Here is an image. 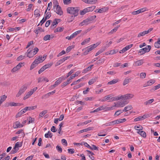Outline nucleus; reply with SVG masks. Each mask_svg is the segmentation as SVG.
<instances>
[{
    "label": "nucleus",
    "mask_w": 160,
    "mask_h": 160,
    "mask_svg": "<svg viewBox=\"0 0 160 160\" xmlns=\"http://www.w3.org/2000/svg\"><path fill=\"white\" fill-rule=\"evenodd\" d=\"M79 10V8L78 7H69L67 9V13L73 15L74 17L78 15Z\"/></svg>",
    "instance_id": "f257e3e1"
},
{
    "label": "nucleus",
    "mask_w": 160,
    "mask_h": 160,
    "mask_svg": "<svg viewBox=\"0 0 160 160\" xmlns=\"http://www.w3.org/2000/svg\"><path fill=\"white\" fill-rule=\"evenodd\" d=\"M28 85L26 84H24L20 89L18 93L16 95L17 97H19L22 93H23L27 88Z\"/></svg>",
    "instance_id": "f03ea898"
},
{
    "label": "nucleus",
    "mask_w": 160,
    "mask_h": 160,
    "mask_svg": "<svg viewBox=\"0 0 160 160\" xmlns=\"http://www.w3.org/2000/svg\"><path fill=\"white\" fill-rule=\"evenodd\" d=\"M151 47L150 45H148L145 48L141 49L140 50L139 53H140V55H142L145 52H148L150 50Z\"/></svg>",
    "instance_id": "7ed1b4c3"
},
{
    "label": "nucleus",
    "mask_w": 160,
    "mask_h": 160,
    "mask_svg": "<svg viewBox=\"0 0 160 160\" xmlns=\"http://www.w3.org/2000/svg\"><path fill=\"white\" fill-rule=\"evenodd\" d=\"M65 78H63L62 77H60L55 82L54 84L51 86L52 88H54L56 87L58 85L60 84L63 80H64Z\"/></svg>",
    "instance_id": "20e7f679"
},
{
    "label": "nucleus",
    "mask_w": 160,
    "mask_h": 160,
    "mask_svg": "<svg viewBox=\"0 0 160 160\" xmlns=\"http://www.w3.org/2000/svg\"><path fill=\"white\" fill-rule=\"evenodd\" d=\"M134 97V95L132 94L128 93L123 95H121V98L125 100L129 99L132 98Z\"/></svg>",
    "instance_id": "39448f33"
},
{
    "label": "nucleus",
    "mask_w": 160,
    "mask_h": 160,
    "mask_svg": "<svg viewBox=\"0 0 160 160\" xmlns=\"http://www.w3.org/2000/svg\"><path fill=\"white\" fill-rule=\"evenodd\" d=\"M56 7V10L55 11L56 12V13L60 15H62L63 14V12L61 7L59 5L57 6Z\"/></svg>",
    "instance_id": "423d86ee"
},
{
    "label": "nucleus",
    "mask_w": 160,
    "mask_h": 160,
    "mask_svg": "<svg viewBox=\"0 0 160 160\" xmlns=\"http://www.w3.org/2000/svg\"><path fill=\"white\" fill-rule=\"evenodd\" d=\"M27 57H28L29 58H31L34 56V54L32 53V50H30L29 48L27 50Z\"/></svg>",
    "instance_id": "0eeeda50"
},
{
    "label": "nucleus",
    "mask_w": 160,
    "mask_h": 160,
    "mask_svg": "<svg viewBox=\"0 0 160 160\" xmlns=\"http://www.w3.org/2000/svg\"><path fill=\"white\" fill-rule=\"evenodd\" d=\"M146 118V115H143V116H140L135 118L134 121L135 122L142 120Z\"/></svg>",
    "instance_id": "6e6552de"
},
{
    "label": "nucleus",
    "mask_w": 160,
    "mask_h": 160,
    "mask_svg": "<svg viewBox=\"0 0 160 160\" xmlns=\"http://www.w3.org/2000/svg\"><path fill=\"white\" fill-rule=\"evenodd\" d=\"M155 82V81L154 80L151 79L148 81L147 83L145 84L144 87H145L147 86H151Z\"/></svg>",
    "instance_id": "1a4fd4ad"
},
{
    "label": "nucleus",
    "mask_w": 160,
    "mask_h": 160,
    "mask_svg": "<svg viewBox=\"0 0 160 160\" xmlns=\"http://www.w3.org/2000/svg\"><path fill=\"white\" fill-rule=\"evenodd\" d=\"M92 128H93L92 127H89L88 128H85L83 130L79 131L78 132V133L79 134H80L83 132H86L92 130Z\"/></svg>",
    "instance_id": "9d476101"
},
{
    "label": "nucleus",
    "mask_w": 160,
    "mask_h": 160,
    "mask_svg": "<svg viewBox=\"0 0 160 160\" xmlns=\"http://www.w3.org/2000/svg\"><path fill=\"white\" fill-rule=\"evenodd\" d=\"M34 32L36 34H38L40 32H44V29H42V28L38 27L36 29H35Z\"/></svg>",
    "instance_id": "9b49d317"
},
{
    "label": "nucleus",
    "mask_w": 160,
    "mask_h": 160,
    "mask_svg": "<svg viewBox=\"0 0 160 160\" xmlns=\"http://www.w3.org/2000/svg\"><path fill=\"white\" fill-rule=\"evenodd\" d=\"M90 23V22H89L88 19L87 18V19H85V20H83L82 22H81L80 23V24H79V25H81V26H82L84 25H88Z\"/></svg>",
    "instance_id": "f8f14e48"
},
{
    "label": "nucleus",
    "mask_w": 160,
    "mask_h": 160,
    "mask_svg": "<svg viewBox=\"0 0 160 160\" xmlns=\"http://www.w3.org/2000/svg\"><path fill=\"white\" fill-rule=\"evenodd\" d=\"M104 109V108L103 107V106H102L101 107H98V108L95 109L93 111H91L90 112V113H92L93 112H97L98 111H99L102 110Z\"/></svg>",
    "instance_id": "ddd939ff"
},
{
    "label": "nucleus",
    "mask_w": 160,
    "mask_h": 160,
    "mask_svg": "<svg viewBox=\"0 0 160 160\" xmlns=\"http://www.w3.org/2000/svg\"><path fill=\"white\" fill-rule=\"evenodd\" d=\"M154 46L156 48H160V38L158 39L157 41L154 44Z\"/></svg>",
    "instance_id": "4468645a"
},
{
    "label": "nucleus",
    "mask_w": 160,
    "mask_h": 160,
    "mask_svg": "<svg viewBox=\"0 0 160 160\" xmlns=\"http://www.w3.org/2000/svg\"><path fill=\"white\" fill-rule=\"evenodd\" d=\"M7 96L5 95H3L0 97V105L6 100Z\"/></svg>",
    "instance_id": "2eb2a0df"
},
{
    "label": "nucleus",
    "mask_w": 160,
    "mask_h": 160,
    "mask_svg": "<svg viewBox=\"0 0 160 160\" xmlns=\"http://www.w3.org/2000/svg\"><path fill=\"white\" fill-rule=\"evenodd\" d=\"M15 127L14 128H16L18 127H22L23 126V125L22 124H21L19 122L16 121L15 122Z\"/></svg>",
    "instance_id": "dca6fc26"
},
{
    "label": "nucleus",
    "mask_w": 160,
    "mask_h": 160,
    "mask_svg": "<svg viewBox=\"0 0 160 160\" xmlns=\"http://www.w3.org/2000/svg\"><path fill=\"white\" fill-rule=\"evenodd\" d=\"M142 137H143L144 138H145L146 137V133L144 131H139L137 132Z\"/></svg>",
    "instance_id": "f3484780"
},
{
    "label": "nucleus",
    "mask_w": 160,
    "mask_h": 160,
    "mask_svg": "<svg viewBox=\"0 0 160 160\" xmlns=\"http://www.w3.org/2000/svg\"><path fill=\"white\" fill-rule=\"evenodd\" d=\"M124 111L123 110H120L116 111L114 115V117H116L120 115L121 113H122Z\"/></svg>",
    "instance_id": "a211bd4d"
},
{
    "label": "nucleus",
    "mask_w": 160,
    "mask_h": 160,
    "mask_svg": "<svg viewBox=\"0 0 160 160\" xmlns=\"http://www.w3.org/2000/svg\"><path fill=\"white\" fill-rule=\"evenodd\" d=\"M93 66V65H91L89 67H88L87 68L84 69L83 70L82 73H86L88 71L90 70L92 68Z\"/></svg>",
    "instance_id": "6ab92c4d"
},
{
    "label": "nucleus",
    "mask_w": 160,
    "mask_h": 160,
    "mask_svg": "<svg viewBox=\"0 0 160 160\" xmlns=\"http://www.w3.org/2000/svg\"><path fill=\"white\" fill-rule=\"evenodd\" d=\"M22 142H16L14 148V149H15V148L21 147L22 146Z\"/></svg>",
    "instance_id": "aec40b11"
},
{
    "label": "nucleus",
    "mask_w": 160,
    "mask_h": 160,
    "mask_svg": "<svg viewBox=\"0 0 160 160\" xmlns=\"http://www.w3.org/2000/svg\"><path fill=\"white\" fill-rule=\"evenodd\" d=\"M118 81V79H113L112 80L108 82V85H112L116 83Z\"/></svg>",
    "instance_id": "412c9836"
},
{
    "label": "nucleus",
    "mask_w": 160,
    "mask_h": 160,
    "mask_svg": "<svg viewBox=\"0 0 160 160\" xmlns=\"http://www.w3.org/2000/svg\"><path fill=\"white\" fill-rule=\"evenodd\" d=\"M40 10L37 9L35 10L34 11V15L36 16V17H39L40 16Z\"/></svg>",
    "instance_id": "4be33fe9"
},
{
    "label": "nucleus",
    "mask_w": 160,
    "mask_h": 160,
    "mask_svg": "<svg viewBox=\"0 0 160 160\" xmlns=\"http://www.w3.org/2000/svg\"><path fill=\"white\" fill-rule=\"evenodd\" d=\"M97 78L95 77L90 80L88 82L89 84V85H91L94 82H95L97 80Z\"/></svg>",
    "instance_id": "5701e85b"
},
{
    "label": "nucleus",
    "mask_w": 160,
    "mask_h": 160,
    "mask_svg": "<svg viewBox=\"0 0 160 160\" xmlns=\"http://www.w3.org/2000/svg\"><path fill=\"white\" fill-rule=\"evenodd\" d=\"M132 109V107L131 105H128L125 107L123 110L124 112H127L130 110Z\"/></svg>",
    "instance_id": "b1692460"
},
{
    "label": "nucleus",
    "mask_w": 160,
    "mask_h": 160,
    "mask_svg": "<svg viewBox=\"0 0 160 160\" xmlns=\"http://www.w3.org/2000/svg\"><path fill=\"white\" fill-rule=\"evenodd\" d=\"M22 105V104L20 103H15L14 102H10V106H20Z\"/></svg>",
    "instance_id": "393cba45"
},
{
    "label": "nucleus",
    "mask_w": 160,
    "mask_h": 160,
    "mask_svg": "<svg viewBox=\"0 0 160 160\" xmlns=\"http://www.w3.org/2000/svg\"><path fill=\"white\" fill-rule=\"evenodd\" d=\"M26 112L23 110V109H22L16 115V118H18L20 117V116L25 113Z\"/></svg>",
    "instance_id": "a878e982"
},
{
    "label": "nucleus",
    "mask_w": 160,
    "mask_h": 160,
    "mask_svg": "<svg viewBox=\"0 0 160 160\" xmlns=\"http://www.w3.org/2000/svg\"><path fill=\"white\" fill-rule=\"evenodd\" d=\"M108 8L107 7H104L99 9V11H100V13H102L108 11Z\"/></svg>",
    "instance_id": "bb28decb"
},
{
    "label": "nucleus",
    "mask_w": 160,
    "mask_h": 160,
    "mask_svg": "<svg viewBox=\"0 0 160 160\" xmlns=\"http://www.w3.org/2000/svg\"><path fill=\"white\" fill-rule=\"evenodd\" d=\"M48 112V111L47 110H45L42 111L40 113L39 116V118L42 117L43 116H44Z\"/></svg>",
    "instance_id": "cd10ccee"
},
{
    "label": "nucleus",
    "mask_w": 160,
    "mask_h": 160,
    "mask_svg": "<svg viewBox=\"0 0 160 160\" xmlns=\"http://www.w3.org/2000/svg\"><path fill=\"white\" fill-rule=\"evenodd\" d=\"M143 63V60L142 59H141L136 61L135 62V64L136 66H139L142 64Z\"/></svg>",
    "instance_id": "c85d7f7f"
},
{
    "label": "nucleus",
    "mask_w": 160,
    "mask_h": 160,
    "mask_svg": "<svg viewBox=\"0 0 160 160\" xmlns=\"http://www.w3.org/2000/svg\"><path fill=\"white\" fill-rule=\"evenodd\" d=\"M52 134L50 131H48V133L45 134V137L46 138H52Z\"/></svg>",
    "instance_id": "c756f323"
},
{
    "label": "nucleus",
    "mask_w": 160,
    "mask_h": 160,
    "mask_svg": "<svg viewBox=\"0 0 160 160\" xmlns=\"http://www.w3.org/2000/svg\"><path fill=\"white\" fill-rule=\"evenodd\" d=\"M109 99L112 100L111 96L110 95H109L105 97L103 99H102L101 100L102 102H104Z\"/></svg>",
    "instance_id": "7c9ffc66"
},
{
    "label": "nucleus",
    "mask_w": 160,
    "mask_h": 160,
    "mask_svg": "<svg viewBox=\"0 0 160 160\" xmlns=\"http://www.w3.org/2000/svg\"><path fill=\"white\" fill-rule=\"evenodd\" d=\"M115 125L114 121L111 122H108V123H106L103 125H104L105 126H110L112 125Z\"/></svg>",
    "instance_id": "2f4dec72"
},
{
    "label": "nucleus",
    "mask_w": 160,
    "mask_h": 160,
    "mask_svg": "<svg viewBox=\"0 0 160 160\" xmlns=\"http://www.w3.org/2000/svg\"><path fill=\"white\" fill-rule=\"evenodd\" d=\"M111 98H112V100H111L112 101H117V100H119L120 99H122V98H121V96L120 97H111Z\"/></svg>",
    "instance_id": "473e14b6"
},
{
    "label": "nucleus",
    "mask_w": 160,
    "mask_h": 160,
    "mask_svg": "<svg viewBox=\"0 0 160 160\" xmlns=\"http://www.w3.org/2000/svg\"><path fill=\"white\" fill-rule=\"evenodd\" d=\"M79 73H78V72H76L75 74H72L70 76V78H68V79L70 81L71 79L74 78L75 77L78 76Z\"/></svg>",
    "instance_id": "72a5a7b5"
},
{
    "label": "nucleus",
    "mask_w": 160,
    "mask_h": 160,
    "mask_svg": "<svg viewBox=\"0 0 160 160\" xmlns=\"http://www.w3.org/2000/svg\"><path fill=\"white\" fill-rule=\"evenodd\" d=\"M51 13L50 12H48L46 15V16L44 18L45 20H47V19H49L51 17Z\"/></svg>",
    "instance_id": "f704fd0d"
},
{
    "label": "nucleus",
    "mask_w": 160,
    "mask_h": 160,
    "mask_svg": "<svg viewBox=\"0 0 160 160\" xmlns=\"http://www.w3.org/2000/svg\"><path fill=\"white\" fill-rule=\"evenodd\" d=\"M90 40V38L85 39L81 43V45H85L86 43L88 42Z\"/></svg>",
    "instance_id": "c9c22d12"
},
{
    "label": "nucleus",
    "mask_w": 160,
    "mask_h": 160,
    "mask_svg": "<svg viewBox=\"0 0 160 160\" xmlns=\"http://www.w3.org/2000/svg\"><path fill=\"white\" fill-rule=\"evenodd\" d=\"M95 6H92V7H88L87 8H87V11L88 12H91L94 9H95Z\"/></svg>",
    "instance_id": "e433bc0d"
},
{
    "label": "nucleus",
    "mask_w": 160,
    "mask_h": 160,
    "mask_svg": "<svg viewBox=\"0 0 160 160\" xmlns=\"http://www.w3.org/2000/svg\"><path fill=\"white\" fill-rule=\"evenodd\" d=\"M32 94L30 92H28V93L25 95V96L23 98V99L25 100L28 98H29L31 95Z\"/></svg>",
    "instance_id": "4c0bfd02"
},
{
    "label": "nucleus",
    "mask_w": 160,
    "mask_h": 160,
    "mask_svg": "<svg viewBox=\"0 0 160 160\" xmlns=\"http://www.w3.org/2000/svg\"><path fill=\"white\" fill-rule=\"evenodd\" d=\"M87 12H88L87 11V8H85L83 9L82 10L80 11V14L82 15H84Z\"/></svg>",
    "instance_id": "58836bf2"
},
{
    "label": "nucleus",
    "mask_w": 160,
    "mask_h": 160,
    "mask_svg": "<svg viewBox=\"0 0 160 160\" xmlns=\"http://www.w3.org/2000/svg\"><path fill=\"white\" fill-rule=\"evenodd\" d=\"M134 128L137 130H142L143 129V128L142 126L139 125L138 126H135Z\"/></svg>",
    "instance_id": "ea45409f"
},
{
    "label": "nucleus",
    "mask_w": 160,
    "mask_h": 160,
    "mask_svg": "<svg viewBox=\"0 0 160 160\" xmlns=\"http://www.w3.org/2000/svg\"><path fill=\"white\" fill-rule=\"evenodd\" d=\"M84 85V83H80V84H79L78 85L74 86L73 87V89H77L78 88H79L80 87H81L82 86H83Z\"/></svg>",
    "instance_id": "a19ab883"
},
{
    "label": "nucleus",
    "mask_w": 160,
    "mask_h": 160,
    "mask_svg": "<svg viewBox=\"0 0 160 160\" xmlns=\"http://www.w3.org/2000/svg\"><path fill=\"white\" fill-rule=\"evenodd\" d=\"M119 26H120L116 27L113 29H112L110 32H109L108 33L112 34L114 32H116L117 31Z\"/></svg>",
    "instance_id": "79ce46f5"
},
{
    "label": "nucleus",
    "mask_w": 160,
    "mask_h": 160,
    "mask_svg": "<svg viewBox=\"0 0 160 160\" xmlns=\"http://www.w3.org/2000/svg\"><path fill=\"white\" fill-rule=\"evenodd\" d=\"M97 2V0H88V3L94 4Z\"/></svg>",
    "instance_id": "37998d69"
},
{
    "label": "nucleus",
    "mask_w": 160,
    "mask_h": 160,
    "mask_svg": "<svg viewBox=\"0 0 160 160\" xmlns=\"http://www.w3.org/2000/svg\"><path fill=\"white\" fill-rule=\"evenodd\" d=\"M43 39L45 41L50 40V35L48 34L45 35Z\"/></svg>",
    "instance_id": "c03bdc74"
},
{
    "label": "nucleus",
    "mask_w": 160,
    "mask_h": 160,
    "mask_svg": "<svg viewBox=\"0 0 160 160\" xmlns=\"http://www.w3.org/2000/svg\"><path fill=\"white\" fill-rule=\"evenodd\" d=\"M70 80L68 79L67 82H65L63 83L62 84V88L66 86L68 84H69L70 82Z\"/></svg>",
    "instance_id": "a18cd8bd"
},
{
    "label": "nucleus",
    "mask_w": 160,
    "mask_h": 160,
    "mask_svg": "<svg viewBox=\"0 0 160 160\" xmlns=\"http://www.w3.org/2000/svg\"><path fill=\"white\" fill-rule=\"evenodd\" d=\"M96 16L94 15L92 16H91L90 17L88 18H87L88 20L89 21V22H90L93 20L95 18H96Z\"/></svg>",
    "instance_id": "49530a36"
},
{
    "label": "nucleus",
    "mask_w": 160,
    "mask_h": 160,
    "mask_svg": "<svg viewBox=\"0 0 160 160\" xmlns=\"http://www.w3.org/2000/svg\"><path fill=\"white\" fill-rule=\"evenodd\" d=\"M83 79V77H82L81 78L79 79L76 81H74L72 82V83L71 84V85L72 86L73 85H75V84H77L78 82L81 81L82 80V79Z\"/></svg>",
    "instance_id": "de8ad7c7"
},
{
    "label": "nucleus",
    "mask_w": 160,
    "mask_h": 160,
    "mask_svg": "<svg viewBox=\"0 0 160 160\" xmlns=\"http://www.w3.org/2000/svg\"><path fill=\"white\" fill-rule=\"evenodd\" d=\"M64 61H63V58L61 59L57 62V63L56 64V66H58L60 65Z\"/></svg>",
    "instance_id": "09e8293b"
},
{
    "label": "nucleus",
    "mask_w": 160,
    "mask_h": 160,
    "mask_svg": "<svg viewBox=\"0 0 160 160\" xmlns=\"http://www.w3.org/2000/svg\"><path fill=\"white\" fill-rule=\"evenodd\" d=\"M154 101V100L153 99L149 100L145 102V104L146 105L150 104L151 103Z\"/></svg>",
    "instance_id": "8fccbe9b"
},
{
    "label": "nucleus",
    "mask_w": 160,
    "mask_h": 160,
    "mask_svg": "<svg viewBox=\"0 0 160 160\" xmlns=\"http://www.w3.org/2000/svg\"><path fill=\"white\" fill-rule=\"evenodd\" d=\"M146 34L147 33H146V32L145 31H144L142 32L139 33L138 36V37H140L141 36H143Z\"/></svg>",
    "instance_id": "3c124183"
},
{
    "label": "nucleus",
    "mask_w": 160,
    "mask_h": 160,
    "mask_svg": "<svg viewBox=\"0 0 160 160\" xmlns=\"http://www.w3.org/2000/svg\"><path fill=\"white\" fill-rule=\"evenodd\" d=\"M39 51V49L37 47L35 48L33 50H32V53L34 54V55L36 54H37L38 52Z\"/></svg>",
    "instance_id": "603ef678"
},
{
    "label": "nucleus",
    "mask_w": 160,
    "mask_h": 160,
    "mask_svg": "<svg viewBox=\"0 0 160 160\" xmlns=\"http://www.w3.org/2000/svg\"><path fill=\"white\" fill-rule=\"evenodd\" d=\"M28 120H29L28 123L29 124L33 122L35 120V119L34 118H32L31 117H29Z\"/></svg>",
    "instance_id": "864d4df0"
},
{
    "label": "nucleus",
    "mask_w": 160,
    "mask_h": 160,
    "mask_svg": "<svg viewBox=\"0 0 160 160\" xmlns=\"http://www.w3.org/2000/svg\"><path fill=\"white\" fill-rule=\"evenodd\" d=\"M61 21V20L60 19L56 18L54 20L53 23L55 25H57L58 23V21H59V22Z\"/></svg>",
    "instance_id": "5fc2aeb1"
},
{
    "label": "nucleus",
    "mask_w": 160,
    "mask_h": 160,
    "mask_svg": "<svg viewBox=\"0 0 160 160\" xmlns=\"http://www.w3.org/2000/svg\"><path fill=\"white\" fill-rule=\"evenodd\" d=\"M118 51L116 50H112L110 51L109 53V54L112 55L118 52Z\"/></svg>",
    "instance_id": "6e6d98bb"
},
{
    "label": "nucleus",
    "mask_w": 160,
    "mask_h": 160,
    "mask_svg": "<svg viewBox=\"0 0 160 160\" xmlns=\"http://www.w3.org/2000/svg\"><path fill=\"white\" fill-rule=\"evenodd\" d=\"M146 76V73L145 72L141 73L140 74V77L141 78L143 79L145 78Z\"/></svg>",
    "instance_id": "4d7b16f0"
},
{
    "label": "nucleus",
    "mask_w": 160,
    "mask_h": 160,
    "mask_svg": "<svg viewBox=\"0 0 160 160\" xmlns=\"http://www.w3.org/2000/svg\"><path fill=\"white\" fill-rule=\"evenodd\" d=\"M133 46L132 44H131L130 45H128L126 47H125L124 48V49H125L126 51H127V50L129 49L130 48H131Z\"/></svg>",
    "instance_id": "13d9d810"
},
{
    "label": "nucleus",
    "mask_w": 160,
    "mask_h": 160,
    "mask_svg": "<svg viewBox=\"0 0 160 160\" xmlns=\"http://www.w3.org/2000/svg\"><path fill=\"white\" fill-rule=\"evenodd\" d=\"M92 147H91V148L92 149H91V150H95L98 151V148L96 147V146L94 145H92Z\"/></svg>",
    "instance_id": "bf43d9fd"
},
{
    "label": "nucleus",
    "mask_w": 160,
    "mask_h": 160,
    "mask_svg": "<svg viewBox=\"0 0 160 160\" xmlns=\"http://www.w3.org/2000/svg\"><path fill=\"white\" fill-rule=\"evenodd\" d=\"M74 47L73 46H71L68 47L67 48L66 50V52H69L72 49L74 48Z\"/></svg>",
    "instance_id": "052dcab7"
},
{
    "label": "nucleus",
    "mask_w": 160,
    "mask_h": 160,
    "mask_svg": "<svg viewBox=\"0 0 160 160\" xmlns=\"http://www.w3.org/2000/svg\"><path fill=\"white\" fill-rule=\"evenodd\" d=\"M36 58H37V61L40 62V63L44 61V60H43V59L42 58L41 56L40 57V56H39L36 57Z\"/></svg>",
    "instance_id": "680f3d73"
},
{
    "label": "nucleus",
    "mask_w": 160,
    "mask_h": 160,
    "mask_svg": "<svg viewBox=\"0 0 160 160\" xmlns=\"http://www.w3.org/2000/svg\"><path fill=\"white\" fill-rule=\"evenodd\" d=\"M53 64V63H50L49 64H46L44 65V66L45 68L46 69L47 68H49L51 67L52 65Z\"/></svg>",
    "instance_id": "e2e57ef3"
},
{
    "label": "nucleus",
    "mask_w": 160,
    "mask_h": 160,
    "mask_svg": "<svg viewBox=\"0 0 160 160\" xmlns=\"http://www.w3.org/2000/svg\"><path fill=\"white\" fill-rule=\"evenodd\" d=\"M105 59L104 58H101L100 59L98 60L97 61V62L98 64L103 63Z\"/></svg>",
    "instance_id": "0e129e2a"
},
{
    "label": "nucleus",
    "mask_w": 160,
    "mask_h": 160,
    "mask_svg": "<svg viewBox=\"0 0 160 160\" xmlns=\"http://www.w3.org/2000/svg\"><path fill=\"white\" fill-rule=\"evenodd\" d=\"M63 3L65 4H68L71 3V0H63Z\"/></svg>",
    "instance_id": "69168bd1"
},
{
    "label": "nucleus",
    "mask_w": 160,
    "mask_h": 160,
    "mask_svg": "<svg viewBox=\"0 0 160 160\" xmlns=\"http://www.w3.org/2000/svg\"><path fill=\"white\" fill-rule=\"evenodd\" d=\"M74 71L72 69L67 74V76L65 77V78H67L70 75H71L74 72Z\"/></svg>",
    "instance_id": "338daca9"
},
{
    "label": "nucleus",
    "mask_w": 160,
    "mask_h": 160,
    "mask_svg": "<svg viewBox=\"0 0 160 160\" xmlns=\"http://www.w3.org/2000/svg\"><path fill=\"white\" fill-rule=\"evenodd\" d=\"M46 69L45 68L44 66H43L38 71V73L39 74L41 73L43 71H44Z\"/></svg>",
    "instance_id": "774afa93"
}]
</instances>
